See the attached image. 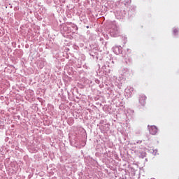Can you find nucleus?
Here are the masks:
<instances>
[{"instance_id": "4", "label": "nucleus", "mask_w": 179, "mask_h": 179, "mask_svg": "<svg viewBox=\"0 0 179 179\" xmlns=\"http://www.w3.org/2000/svg\"><path fill=\"white\" fill-rule=\"evenodd\" d=\"M142 157H143V158L144 157H145V152H143V153Z\"/></svg>"}, {"instance_id": "1", "label": "nucleus", "mask_w": 179, "mask_h": 179, "mask_svg": "<svg viewBox=\"0 0 179 179\" xmlns=\"http://www.w3.org/2000/svg\"><path fill=\"white\" fill-rule=\"evenodd\" d=\"M148 129L150 134L152 135H155L158 131V129L156 126H148Z\"/></svg>"}, {"instance_id": "6", "label": "nucleus", "mask_w": 179, "mask_h": 179, "mask_svg": "<svg viewBox=\"0 0 179 179\" xmlns=\"http://www.w3.org/2000/svg\"><path fill=\"white\" fill-rule=\"evenodd\" d=\"M151 179H155V178H151Z\"/></svg>"}, {"instance_id": "5", "label": "nucleus", "mask_w": 179, "mask_h": 179, "mask_svg": "<svg viewBox=\"0 0 179 179\" xmlns=\"http://www.w3.org/2000/svg\"><path fill=\"white\" fill-rule=\"evenodd\" d=\"M87 29H89V26H87Z\"/></svg>"}, {"instance_id": "3", "label": "nucleus", "mask_w": 179, "mask_h": 179, "mask_svg": "<svg viewBox=\"0 0 179 179\" xmlns=\"http://www.w3.org/2000/svg\"><path fill=\"white\" fill-rule=\"evenodd\" d=\"M173 33L176 34L177 33H178V30L177 29H173Z\"/></svg>"}, {"instance_id": "2", "label": "nucleus", "mask_w": 179, "mask_h": 179, "mask_svg": "<svg viewBox=\"0 0 179 179\" xmlns=\"http://www.w3.org/2000/svg\"><path fill=\"white\" fill-rule=\"evenodd\" d=\"M147 100V96L145 95H141L139 98V101L141 104L144 105L145 103V101Z\"/></svg>"}]
</instances>
